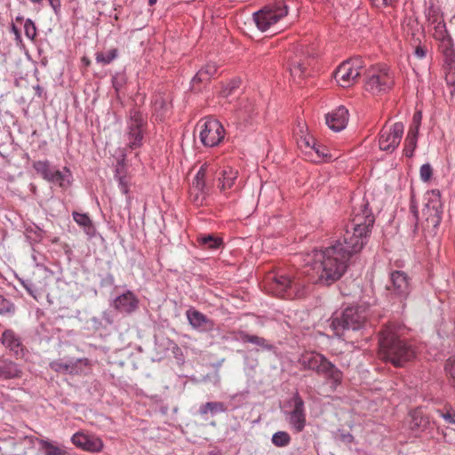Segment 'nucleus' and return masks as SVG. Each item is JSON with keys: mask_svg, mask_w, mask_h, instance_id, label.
Here are the masks:
<instances>
[{"mask_svg": "<svg viewBox=\"0 0 455 455\" xmlns=\"http://www.w3.org/2000/svg\"><path fill=\"white\" fill-rule=\"evenodd\" d=\"M369 213L356 214L346 226L342 239L323 251L314 250L305 259L302 273L308 276L307 282L324 281L327 284L339 280L345 273L347 261L367 243Z\"/></svg>", "mask_w": 455, "mask_h": 455, "instance_id": "1", "label": "nucleus"}, {"mask_svg": "<svg viewBox=\"0 0 455 455\" xmlns=\"http://www.w3.org/2000/svg\"><path fill=\"white\" fill-rule=\"evenodd\" d=\"M399 328L398 324L391 323L380 331L379 355L395 367H403L415 357L416 351L411 343L400 339Z\"/></svg>", "mask_w": 455, "mask_h": 455, "instance_id": "2", "label": "nucleus"}, {"mask_svg": "<svg viewBox=\"0 0 455 455\" xmlns=\"http://www.w3.org/2000/svg\"><path fill=\"white\" fill-rule=\"evenodd\" d=\"M299 363L303 370L312 371L324 377L334 387L342 382V371L323 355L316 351L310 350L302 353L299 358Z\"/></svg>", "mask_w": 455, "mask_h": 455, "instance_id": "3", "label": "nucleus"}, {"mask_svg": "<svg viewBox=\"0 0 455 455\" xmlns=\"http://www.w3.org/2000/svg\"><path fill=\"white\" fill-rule=\"evenodd\" d=\"M300 275H304L302 271L296 276H291L283 271L269 274L266 278V288L277 297L291 299L299 297V288L305 285L300 282Z\"/></svg>", "mask_w": 455, "mask_h": 455, "instance_id": "4", "label": "nucleus"}, {"mask_svg": "<svg viewBox=\"0 0 455 455\" xmlns=\"http://www.w3.org/2000/svg\"><path fill=\"white\" fill-rule=\"evenodd\" d=\"M367 315L362 307H347L340 317H332L330 326L337 337L345 338L347 331L359 330L364 324Z\"/></svg>", "mask_w": 455, "mask_h": 455, "instance_id": "5", "label": "nucleus"}, {"mask_svg": "<svg viewBox=\"0 0 455 455\" xmlns=\"http://www.w3.org/2000/svg\"><path fill=\"white\" fill-rule=\"evenodd\" d=\"M216 161L205 162L201 165L189 188V198L196 204H203L206 197V177L217 172Z\"/></svg>", "mask_w": 455, "mask_h": 455, "instance_id": "6", "label": "nucleus"}, {"mask_svg": "<svg viewBox=\"0 0 455 455\" xmlns=\"http://www.w3.org/2000/svg\"><path fill=\"white\" fill-rule=\"evenodd\" d=\"M288 13V7L283 1L269 4L254 13V21L260 31L267 30Z\"/></svg>", "mask_w": 455, "mask_h": 455, "instance_id": "7", "label": "nucleus"}, {"mask_svg": "<svg viewBox=\"0 0 455 455\" xmlns=\"http://www.w3.org/2000/svg\"><path fill=\"white\" fill-rule=\"evenodd\" d=\"M364 68L363 61L356 57L349 60L343 61L336 69L334 78L337 84L347 88L355 84L360 77Z\"/></svg>", "mask_w": 455, "mask_h": 455, "instance_id": "8", "label": "nucleus"}, {"mask_svg": "<svg viewBox=\"0 0 455 455\" xmlns=\"http://www.w3.org/2000/svg\"><path fill=\"white\" fill-rule=\"evenodd\" d=\"M146 126L147 116L138 108H132L127 117V134L131 148H137L142 145Z\"/></svg>", "mask_w": 455, "mask_h": 455, "instance_id": "9", "label": "nucleus"}, {"mask_svg": "<svg viewBox=\"0 0 455 455\" xmlns=\"http://www.w3.org/2000/svg\"><path fill=\"white\" fill-rule=\"evenodd\" d=\"M198 127L200 140L205 147L218 146L224 139L225 130L217 119H206L199 123Z\"/></svg>", "mask_w": 455, "mask_h": 455, "instance_id": "10", "label": "nucleus"}, {"mask_svg": "<svg viewBox=\"0 0 455 455\" xmlns=\"http://www.w3.org/2000/svg\"><path fill=\"white\" fill-rule=\"evenodd\" d=\"M404 131L403 124L401 122L395 123L387 127L385 125L380 131L379 139V146L380 150L393 151L401 142Z\"/></svg>", "mask_w": 455, "mask_h": 455, "instance_id": "11", "label": "nucleus"}, {"mask_svg": "<svg viewBox=\"0 0 455 455\" xmlns=\"http://www.w3.org/2000/svg\"><path fill=\"white\" fill-rule=\"evenodd\" d=\"M409 427L415 432H426L429 437H433V430L439 429L437 423L424 414L420 409H415L409 413Z\"/></svg>", "mask_w": 455, "mask_h": 455, "instance_id": "12", "label": "nucleus"}, {"mask_svg": "<svg viewBox=\"0 0 455 455\" xmlns=\"http://www.w3.org/2000/svg\"><path fill=\"white\" fill-rule=\"evenodd\" d=\"M371 93L373 92H387L394 81L393 77L388 72V69L386 66L383 67H371Z\"/></svg>", "mask_w": 455, "mask_h": 455, "instance_id": "13", "label": "nucleus"}, {"mask_svg": "<svg viewBox=\"0 0 455 455\" xmlns=\"http://www.w3.org/2000/svg\"><path fill=\"white\" fill-rule=\"evenodd\" d=\"M71 441L75 446L90 452H99L103 449V442L94 435H87L84 432H76Z\"/></svg>", "mask_w": 455, "mask_h": 455, "instance_id": "14", "label": "nucleus"}, {"mask_svg": "<svg viewBox=\"0 0 455 455\" xmlns=\"http://www.w3.org/2000/svg\"><path fill=\"white\" fill-rule=\"evenodd\" d=\"M217 175L218 184L217 187L221 192H226L235 186V182L238 179V171L232 166L223 165L222 167L218 164L217 172H214Z\"/></svg>", "mask_w": 455, "mask_h": 455, "instance_id": "15", "label": "nucleus"}, {"mask_svg": "<svg viewBox=\"0 0 455 455\" xmlns=\"http://www.w3.org/2000/svg\"><path fill=\"white\" fill-rule=\"evenodd\" d=\"M348 116V110L339 106L325 115V123L331 130L340 132L347 126Z\"/></svg>", "mask_w": 455, "mask_h": 455, "instance_id": "16", "label": "nucleus"}, {"mask_svg": "<svg viewBox=\"0 0 455 455\" xmlns=\"http://www.w3.org/2000/svg\"><path fill=\"white\" fill-rule=\"evenodd\" d=\"M294 407L290 412L289 423L296 430L301 432L306 425V413L304 409V402L302 398L296 394L292 398Z\"/></svg>", "mask_w": 455, "mask_h": 455, "instance_id": "17", "label": "nucleus"}, {"mask_svg": "<svg viewBox=\"0 0 455 455\" xmlns=\"http://www.w3.org/2000/svg\"><path fill=\"white\" fill-rule=\"evenodd\" d=\"M114 306L117 310L130 314L138 308L139 299L132 291H127L115 299Z\"/></svg>", "mask_w": 455, "mask_h": 455, "instance_id": "18", "label": "nucleus"}, {"mask_svg": "<svg viewBox=\"0 0 455 455\" xmlns=\"http://www.w3.org/2000/svg\"><path fill=\"white\" fill-rule=\"evenodd\" d=\"M439 50L444 58V68L448 73L455 72V48L451 38L444 39L439 44Z\"/></svg>", "mask_w": 455, "mask_h": 455, "instance_id": "19", "label": "nucleus"}, {"mask_svg": "<svg viewBox=\"0 0 455 455\" xmlns=\"http://www.w3.org/2000/svg\"><path fill=\"white\" fill-rule=\"evenodd\" d=\"M393 291L399 296L405 297L410 293L409 276L403 271L396 270L391 274Z\"/></svg>", "mask_w": 455, "mask_h": 455, "instance_id": "20", "label": "nucleus"}, {"mask_svg": "<svg viewBox=\"0 0 455 455\" xmlns=\"http://www.w3.org/2000/svg\"><path fill=\"white\" fill-rule=\"evenodd\" d=\"M186 315L189 323L195 329L209 331L212 330L214 326V323L198 310L188 309Z\"/></svg>", "mask_w": 455, "mask_h": 455, "instance_id": "21", "label": "nucleus"}, {"mask_svg": "<svg viewBox=\"0 0 455 455\" xmlns=\"http://www.w3.org/2000/svg\"><path fill=\"white\" fill-rule=\"evenodd\" d=\"M22 374L19 365L12 361L0 358V378L4 379H18Z\"/></svg>", "mask_w": 455, "mask_h": 455, "instance_id": "22", "label": "nucleus"}, {"mask_svg": "<svg viewBox=\"0 0 455 455\" xmlns=\"http://www.w3.org/2000/svg\"><path fill=\"white\" fill-rule=\"evenodd\" d=\"M2 343L11 352L19 355L22 352V346L20 338L12 330H5L2 334Z\"/></svg>", "mask_w": 455, "mask_h": 455, "instance_id": "23", "label": "nucleus"}, {"mask_svg": "<svg viewBox=\"0 0 455 455\" xmlns=\"http://www.w3.org/2000/svg\"><path fill=\"white\" fill-rule=\"evenodd\" d=\"M298 147L305 152V154L311 156L312 150L315 148V141L313 136L305 133L303 126L299 127V132H296Z\"/></svg>", "mask_w": 455, "mask_h": 455, "instance_id": "24", "label": "nucleus"}, {"mask_svg": "<svg viewBox=\"0 0 455 455\" xmlns=\"http://www.w3.org/2000/svg\"><path fill=\"white\" fill-rule=\"evenodd\" d=\"M72 173L68 168L65 167L63 171L53 170L49 182L58 184L61 188L66 189L71 184Z\"/></svg>", "mask_w": 455, "mask_h": 455, "instance_id": "25", "label": "nucleus"}, {"mask_svg": "<svg viewBox=\"0 0 455 455\" xmlns=\"http://www.w3.org/2000/svg\"><path fill=\"white\" fill-rule=\"evenodd\" d=\"M218 67L215 63L209 62L205 64L194 76L193 83H204L210 81L217 73Z\"/></svg>", "mask_w": 455, "mask_h": 455, "instance_id": "26", "label": "nucleus"}, {"mask_svg": "<svg viewBox=\"0 0 455 455\" xmlns=\"http://www.w3.org/2000/svg\"><path fill=\"white\" fill-rule=\"evenodd\" d=\"M435 414L444 421L447 427L455 425V409L451 405H444L435 410Z\"/></svg>", "mask_w": 455, "mask_h": 455, "instance_id": "27", "label": "nucleus"}, {"mask_svg": "<svg viewBox=\"0 0 455 455\" xmlns=\"http://www.w3.org/2000/svg\"><path fill=\"white\" fill-rule=\"evenodd\" d=\"M33 168L37 174L41 175V177L47 181L50 180L54 170L47 160L34 162Z\"/></svg>", "mask_w": 455, "mask_h": 455, "instance_id": "28", "label": "nucleus"}, {"mask_svg": "<svg viewBox=\"0 0 455 455\" xmlns=\"http://www.w3.org/2000/svg\"><path fill=\"white\" fill-rule=\"evenodd\" d=\"M418 133L417 132H408L407 136L404 141V155L407 157H411L413 156L414 150L417 147L418 141Z\"/></svg>", "mask_w": 455, "mask_h": 455, "instance_id": "29", "label": "nucleus"}, {"mask_svg": "<svg viewBox=\"0 0 455 455\" xmlns=\"http://www.w3.org/2000/svg\"><path fill=\"white\" fill-rule=\"evenodd\" d=\"M38 443L46 455H68L64 448L57 446L47 440L42 439Z\"/></svg>", "mask_w": 455, "mask_h": 455, "instance_id": "30", "label": "nucleus"}, {"mask_svg": "<svg viewBox=\"0 0 455 455\" xmlns=\"http://www.w3.org/2000/svg\"><path fill=\"white\" fill-rule=\"evenodd\" d=\"M197 240L204 249H218L222 244V240L212 235L200 236Z\"/></svg>", "mask_w": 455, "mask_h": 455, "instance_id": "31", "label": "nucleus"}, {"mask_svg": "<svg viewBox=\"0 0 455 455\" xmlns=\"http://www.w3.org/2000/svg\"><path fill=\"white\" fill-rule=\"evenodd\" d=\"M73 219L79 226L84 228L87 233L92 229V220L87 214L74 212Z\"/></svg>", "mask_w": 455, "mask_h": 455, "instance_id": "32", "label": "nucleus"}, {"mask_svg": "<svg viewBox=\"0 0 455 455\" xmlns=\"http://www.w3.org/2000/svg\"><path fill=\"white\" fill-rule=\"evenodd\" d=\"M118 54L117 49L114 48L109 50L107 52H97L96 53V60L98 63H101L103 65H108L111 63Z\"/></svg>", "mask_w": 455, "mask_h": 455, "instance_id": "33", "label": "nucleus"}, {"mask_svg": "<svg viewBox=\"0 0 455 455\" xmlns=\"http://www.w3.org/2000/svg\"><path fill=\"white\" fill-rule=\"evenodd\" d=\"M291 442V436L287 432L278 431L275 433L272 436V443L276 447H284L287 446Z\"/></svg>", "mask_w": 455, "mask_h": 455, "instance_id": "34", "label": "nucleus"}, {"mask_svg": "<svg viewBox=\"0 0 455 455\" xmlns=\"http://www.w3.org/2000/svg\"><path fill=\"white\" fill-rule=\"evenodd\" d=\"M290 71L294 79H301L307 76V67L300 62H293L290 68Z\"/></svg>", "mask_w": 455, "mask_h": 455, "instance_id": "35", "label": "nucleus"}, {"mask_svg": "<svg viewBox=\"0 0 455 455\" xmlns=\"http://www.w3.org/2000/svg\"><path fill=\"white\" fill-rule=\"evenodd\" d=\"M434 36L436 40H438L439 42H443L444 39H449L451 38V36L448 34V31L446 29V26H445V23L443 22H439L435 27V33H434Z\"/></svg>", "mask_w": 455, "mask_h": 455, "instance_id": "36", "label": "nucleus"}, {"mask_svg": "<svg viewBox=\"0 0 455 455\" xmlns=\"http://www.w3.org/2000/svg\"><path fill=\"white\" fill-rule=\"evenodd\" d=\"M24 32L26 36L31 41H34L36 39L37 35L36 27L32 20L28 19L25 20Z\"/></svg>", "mask_w": 455, "mask_h": 455, "instance_id": "37", "label": "nucleus"}, {"mask_svg": "<svg viewBox=\"0 0 455 455\" xmlns=\"http://www.w3.org/2000/svg\"><path fill=\"white\" fill-rule=\"evenodd\" d=\"M240 339L243 342H250L253 343L255 345L263 347L266 345V340L263 338L255 336V335H249L244 332L241 333Z\"/></svg>", "mask_w": 455, "mask_h": 455, "instance_id": "38", "label": "nucleus"}, {"mask_svg": "<svg viewBox=\"0 0 455 455\" xmlns=\"http://www.w3.org/2000/svg\"><path fill=\"white\" fill-rule=\"evenodd\" d=\"M419 176L422 181L427 182L433 176V168L430 164H424L419 169Z\"/></svg>", "mask_w": 455, "mask_h": 455, "instance_id": "39", "label": "nucleus"}, {"mask_svg": "<svg viewBox=\"0 0 455 455\" xmlns=\"http://www.w3.org/2000/svg\"><path fill=\"white\" fill-rule=\"evenodd\" d=\"M205 407L209 410V412H211L212 414L224 412L227 410V407L221 402H208L205 403Z\"/></svg>", "mask_w": 455, "mask_h": 455, "instance_id": "40", "label": "nucleus"}, {"mask_svg": "<svg viewBox=\"0 0 455 455\" xmlns=\"http://www.w3.org/2000/svg\"><path fill=\"white\" fill-rule=\"evenodd\" d=\"M444 369L452 379V385L455 387V356L447 360Z\"/></svg>", "mask_w": 455, "mask_h": 455, "instance_id": "41", "label": "nucleus"}, {"mask_svg": "<svg viewBox=\"0 0 455 455\" xmlns=\"http://www.w3.org/2000/svg\"><path fill=\"white\" fill-rule=\"evenodd\" d=\"M421 120H422V113L421 111H417L414 113L413 115V117H412V124L409 129V132H417V133L419 134V126H420V124H421Z\"/></svg>", "mask_w": 455, "mask_h": 455, "instance_id": "42", "label": "nucleus"}, {"mask_svg": "<svg viewBox=\"0 0 455 455\" xmlns=\"http://www.w3.org/2000/svg\"><path fill=\"white\" fill-rule=\"evenodd\" d=\"M410 212L413 216V221L415 222V228H416L417 225H418V221H419V211H418L417 203L415 201V196L413 194L411 196Z\"/></svg>", "mask_w": 455, "mask_h": 455, "instance_id": "43", "label": "nucleus"}, {"mask_svg": "<svg viewBox=\"0 0 455 455\" xmlns=\"http://www.w3.org/2000/svg\"><path fill=\"white\" fill-rule=\"evenodd\" d=\"M119 188L124 194H127L129 192V180L127 178H119Z\"/></svg>", "mask_w": 455, "mask_h": 455, "instance_id": "44", "label": "nucleus"}, {"mask_svg": "<svg viewBox=\"0 0 455 455\" xmlns=\"http://www.w3.org/2000/svg\"><path fill=\"white\" fill-rule=\"evenodd\" d=\"M395 0H371V5L380 8L383 6L392 5Z\"/></svg>", "mask_w": 455, "mask_h": 455, "instance_id": "45", "label": "nucleus"}, {"mask_svg": "<svg viewBox=\"0 0 455 455\" xmlns=\"http://www.w3.org/2000/svg\"><path fill=\"white\" fill-rule=\"evenodd\" d=\"M0 299L2 301V306H0V315L9 313L13 310L12 307L9 305V303L3 299V297H0Z\"/></svg>", "mask_w": 455, "mask_h": 455, "instance_id": "46", "label": "nucleus"}, {"mask_svg": "<svg viewBox=\"0 0 455 455\" xmlns=\"http://www.w3.org/2000/svg\"><path fill=\"white\" fill-rule=\"evenodd\" d=\"M427 48L422 45H418L414 50V54L419 59H423L427 56Z\"/></svg>", "mask_w": 455, "mask_h": 455, "instance_id": "47", "label": "nucleus"}, {"mask_svg": "<svg viewBox=\"0 0 455 455\" xmlns=\"http://www.w3.org/2000/svg\"><path fill=\"white\" fill-rule=\"evenodd\" d=\"M50 5L54 10L55 13H57L60 8V0H48Z\"/></svg>", "mask_w": 455, "mask_h": 455, "instance_id": "48", "label": "nucleus"}, {"mask_svg": "<svg viewBox=\"0 0 455 455\" xmlns=\"http://www.w3.org/2000/svg\"><path fill=\"white\" fill-rule=\"evenodd\" d=\"M253 110H254L253 106H252V104H251V103H250V104H249V106H244V108H241L239 109V112H240L241 114H243V112L244 114H251V112H253Z\"/></svg>", "mask_w": 455, "mask_h": 455, "instance_id": "49", "label": "nucleus"}, {"mask_svg": "<svg viewBox=\"0 0 455 455\" xmlns=\"http://www.w3.org/2000/svg\"><path fill=\"white\" fill-rule=\"evenodd\" d=\"M325 151H326V149L323 147L318 146L317 147L316 157L317 158L326 157L327 156V153Z\"/></svg>", "mask_w": 455, "mask_h": 455, "instance_id": "50", "label": "nucleus"}, {"mask_svg": "<svg viewBox=\"0 0 455 455\" xmlns=\"http://www.w3.org/2000/svg\"><path fill=\"white\" fill-rule=\"evenodd\" d=\"M12 30L13 34L15 35V39L17 41H21V36H20V30L15 26H12Z\"/></svg>", "mask_w": 455, "mask_h": 455, "instance_id": "51", "label": "nucleus"}, {"mask_svg": "<svg viewBox=\"0 0 455 455\" xmlns=\"http://www.w3.org/2000/svg\"><path fill=\"white\" fill-rule=\"evenodd\" d=\"M209 412V410L205 407V403L201 405V407L199 408V413L202 415V416H204L206 415L207 413Z\"/></svg>", "mask_w": 455, "mask_h": 455, "instance_id": "52", "label": "nucleus"}, {"mask_svg": "<svg viewBox=\"0 0 455 455\" xmlns=\"http://www.w3.org/2000/svg\"><path fill=\"white\" fill-rule=\"evenodd\" d=\"M235 87H236V85L234 84L230 89H228V88L224 89L222 92L223 96L228 97L231 93L232 89H234Z\"/></svg>", "mask_w": 455, "mask_h": 455, "instance_id": "53", "label": "nucleus"}, {"mask_svg": "<svg viewBox=\"0 0 455 455\" xmlns=\"http://www.w3.org/2000/svg\"><path fill=\"white\" fill-rule=\"evenodd\" d=\"M82 61L87 67L90 66V64H91V60L87 57H83Z\"/></svg>", "mask_w": 455, "mask_h": 455, "instance_id": "54", "label": "nucleus"}, {"mask_svg": "<svg viewBox=\"0 0 455 455\" xmlns=\"http://www.w3.org/2000/svg\"><path fill=\"white\" fill-rule=\"evenodd\" d=\"M435 217H436V220L435 221V226L437 225L439 222H440V216L438 214V212L435 211Z\"/></svg>", "mask_w": 455, "mask_h": 455, "instance_id": "55", "label": "nucleus"}, {"mask_svg": "<svg viewBox=\"0 0 455 455\" xmlns=\"http://www.w3.org/2000/svg\"><path fill=\"white\" fill-rule=\"evenodd\" d=\"M59 368L60 369H64L65 371H68V365H67V364H60Z\"/></svg>", "mask_w": 455, "mask_h": 455, "instance_id": "56", "label": "nucleus"}, {"mask_svg": "<svg viewBox=\"0 0 455 455\" xmlns=\"http://www.w3.org/2000/svg\"><path fill=\"white\" fill-rule=\"evenodd\" d=\"M156 2H157V0H148V4L152 6V5H154Z\"/></svg>", "mask_w": 455, "mask_h": 455, "instance_id": "57", "label": "nucleus"}, {"mask_svg": "<svg viewBox=\"0 0 455 455\" xmlns=\"http://www.w3.org/2000/svg\"><path fill=\"white\" fill-rule=\"evenodd\" d=\"M318 146H319V145H316V144H315V149H313V150H312V155H311L310 156H313V153H315V155L317 154V147H318Z\"/></svg>", "mask_w": 455, "mask_h": 455, "instance_id": "58", "label": "nucleus"}, {"mask_svg": "<svg viewBox=\"0 0 455 455\" xmlns=\"http://www.w3.org/2000/svg\"><path fill=\"white\" fill-rule=\"evenodd\" d=\"M34 4H40L43 2V0H30Z\"/></svg>", "mask_w": 455, "mask_h": 455, "instance_id": "59", "label": "nucleus"}, {"mask_svg": "<svg viewBox=\"0 0 455 455\" xmlns=\"http://www.w3.org/2000/svg\"><path fill=\"white\" fill-rule=\"evenodd\" d=\"M373 222H374V220L371 219V226L373 225Z\"/></svg>", "mask_w": 455, "mask_h": 455, "instance_id": "60", "label": "nucleus"}]
</instances>
